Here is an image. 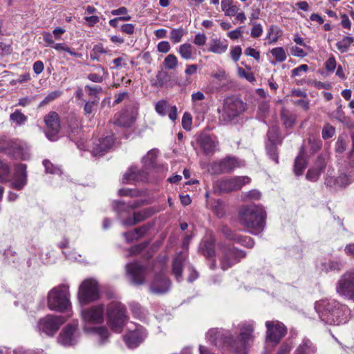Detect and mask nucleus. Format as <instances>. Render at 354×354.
Here are the masks:
<instances>
[{
  "instance_id": "obj_37",
  "label": "nucleus",
  "mask_w": 354,
  "mask_h": 354,
  "mask_svg": "<svg viewBox=\"0 0 354 354\" xmlns=\"http://www.w3.org/2000/svg\"><path fill=\"white\" fill-rule=\"evenodd\" d=\"M244 229L250 234L258 235L261 233L265 227V223H241Z\"/></svg>"
},
{
  "instance_id": "obj_17",
  "label": "nucleus",
  "mask_w": 354,
  "mask_h": 354,
  "mask_svg": "<svg viewBox=\"0 0 354 354\" xmlns=\"http://www.w3.org/2000/svg\"><path fill=\"white\" fill-rule=\"evenodd\" d=\"M268 142H266V149L270 158L276 163L278 162V156L277 153L276 146L281 142V136L279 133V129L277 127H271L267 134Z\"/></svg>"
},
{
  "instance_id": "obj_47",
  "label": "nucleus",
  "mask_w": 354,
  "mask_h": 354,
  "mask_svg": "<svg viewBox=\"0 0 354 354\" xmlns=\"http://www.w3.org/2000/svg\"><path fill=\"white\" fill-rule=\"evenodd\" d=\"M281 35L282 30L281 28L276 26H270L268 33L269 44L275 43Z\"/></svg>"
},
{
  "instance_id": "obj_9",
  "label": "nucleus",
  "mask_w": 354,
  "mask_h": 354,
  "mask_svg": "<svg viewBox=\"0 0 354 354\" xmlns=\"http://www.w3.org/2000/svg\"><path fill=\"white\" fill-rule=\"evenodd\" d=\"M218 257L223 270H226L245 257V252L225 244H219Z\"/></svg>"
},
{
  "instance_id": "obj_43",
  "label": "nucleus",
  "mask_w": 354,
  "mask_h": 354,
  "mask_svg": "<svg viewBox=\"0 0 354 354\" xmlns=\"http://www.w3.org/2000/svg\"><path fill=\"white\" fill-rule=\"evenodd\" d=\"M315 352V349L309 339H304L297 349V354H313Z\"/></svg>"
},
{
  "instance_id": "obj_10",
  "label": "nucleus",
  "mask_w": 354,
  "mask_h": 354,
  "mask_svg": "<svg viewBox=\"0 0 354 354\" xmlns=\"http://www.w3.org/2000/svg\"><path fill=\"white\" fill-rule=\"evenodd\" d=\"M336 291L341 297L354 301V272L342 275L337 283Z\"/></svg>"
},
{
  "instance_id": "obj_36",
  "label": "nucleus",
  "mask_w": 354,
  "mask_h": 354,
  "mask_svg": "<svg viewBox=\"0 0 354 354\" xmlns=\"http://www.w3.org/2000/svg\"><path fill=\"white\" fill-rule=\"evenodd\" d=\"M180 57L186 60L194 59V47L188 43L180 45L178 50Z\"/></svg>"
},
{
  "instance_id": "obj_35",
  "label": "nucleus",
  "mask_w": 354,
  "mask_h": 354,
  "mask_svg": "<svg viewBox=\"0 0 354 354\" xmlns=\"http://www.w3.org/2000/svg\"><path fill=\"white\" fill-rule=\"evenodd\" d=\"M221 6L222 11L227 17L235 16L239 10L236 6L233 5V0H221Z\"/></svg>"
},
{
  "instance_id": "obj_29",
  "label": "nucleus",
  "mask_w": 354,
  "mask_h": 354,
  "mask_svg": "<svg viewBox=\"0 0 354 354\" xmlns=\"http://www.w3.org/2000/svg\"><path fill=\"white\" fill-rule=\"evenodd\" d=\"M198 141L201 148L207 155L213 153L216 150L218 142L215 138L208 135H203L200 137Z\"/></svg>"
},
{
  "instance_id": "obj_33",
  "label": "nucleus",
  "mask_w": 354,
  "mask_h": 354,
  "mask_svg": "<svg viewBox=\"0 0 354 354\" xmlns=\"http://www.w3.org/2000/svg\"><path fill=\"white\" fill-rule=\"evenodd\" d=\"M148 229V227L145 225L142 227L135 228L133 230L124 232L123 236L125 237L127 242H130L134 239L140 238L147 232Z\"/></svg>"
},
{
  "instance_id": "obj_60",
  "label": "nucleus",
  "mask_w": 354,
  "mask_h": 354,
  "mask_svg": "<svg viewBox=\"0 0 354 354\" xmlns=\"http://www.w3.org/2000/svg\"><path fill=\"white\" fill-rule=\"evenodd\" d=\"M281 118L283 124L286 128H290L295 123V118L293 115H287L283 112L281 113Z\"/></svg>"
},
{
  "instance_id": "obj_18",
  "label": "nucleus",
  "mask_w": 354,
  "mask_h": 354,
  "mask_svg": "<svg viewBox=\"0 0 354 354\" xmlns=\"http://www.w3.org/2000/svg\"><path fill=\"white\" fill-rule=\"evenodd\" d=\"M27 166L25 164H17L15 166L13 177L10 180V187L17 189H22L27 184Z\"/></svg>"
},
{
  "instance_id": "obj_34",
  "label": "nucleus",
  "mask_w": 354,
  "mask_h": 354,
  "mask_svg": "<svg viewBox=\"0 0 354 354\" xmlns=\"http://www.w3.org/2000/svg\"><path fill=\"white\" fill-rule=\"evenodd\" d=\"M307 164L306 156L303 151H301L295 159L294 171L297 176H300L303 174Z\"/></svg>"
},
{
  "instance_id": "obj_14",
  "label": "nucleus",
  "mask_w": 354,
  "mask_h": 354,
  "mask_svg": "<svg viewBox=\"0 0 354 354\" xmlns=\"http://www.w3.org/2000/svg\"><path fill=\"white\" fill-rule=\"evenodd\" d=\"M3 140V139L0 140V151L7 150L8 153L12 154L15 158L28 160L30 158L28 147L26 144L10 141L8 147H5L1 143Z\"/></svg>"
},
{
  "instance_id": "obj_59",
  "label": "nucleus",
  "mask_w": 354,
  "mask_h": 354,
  "mask_svg": "<svg viewBox=\"0 0 354 354\" xmlns=\"http://www.w3.org/2000/svg\"><path fill=\"white\" fill-rule=\"evenodd\" d=\"M230 56L231 58L234 62H238L241 57V55L242 54V49L241 46H236L231 48L230 50Z\"/></svg>"
},
{
  "instance_id": "obj_50",
  "label": "nucleus",
  "mask_w": 354,
  "mask_h": 354,
  "mask_svg": "<svg viewBox=\"0 0 354 354\" xmlns=\"http://www.w3.org/2000/svg\"><path fill=\"white\" fill-rule=\"evenodd\" d=\"M163 65L166 69L173 70L178 65V59L174 55L169 54L165 58Z\"/></svg>"
},
{
  "instance_id": "obj_4",
  "label": "nucleus",
  "mask_w": 354,
  "mask_h": 354,
  "mask_svg": "<svg viewBox=\"0 0 354 354\" xmlns=\"http://www.w3.org/2000/svg\"><path fill=\"white\" fill-rule=\"evenodd\" d=\"M47 304L48 308L54 311L62 313L69 310L71 303L68 286L61 284L52 288L48 294Z\"/></svg>"
},
{
  "instance_id": "obj_13",
  "label": "nucleus",
  "mask_w": 354,
  "mask_h": 354,
  "mask_svg": "<svg viewBox=\"0 0 354 354\" xmlns=\"http://www.w3.org/2000/svg\"><path fill=\"white\" fill-rule=\"evenodd\" d=\"M127 275L131 283L135 286L143 285L146 281L147 268L138 262H133L126 266Z\"/></svg>"
},
{
  "instance_id": "obj_30",
  "label": "nucleus",
  "mask_w": 354,
  "mask_h": 354,
  "mask_svg": "<svg viewBox=\"0 0 354 354\" xmlns=\"http://www.w3.org/2000/svg\"><path fill=\"white\" fill-rule=\"evenodd\" d=\"M326 166V161L324 158L319 156L315 165L310 168L306 174V178L311 181H316Z\"/></svg>"
},
{
  "instance_id": "obj_31",
  "label": "nucleus",
  "mask_w": 354,
  "mask_h": 354,
  "mask_svg": "<svg viewBox=\"0 0 354 354\" xmlns=\"http://www.w3.org/2000/svg\"><path fill=\"white\" fill-rule=\"evenodd\" d=\"M228 46V41L226 39L213 38L209 41L208 51L221 55L227 51Z\"/></svg>"
},
{
  "instance_id": "obj_44",
  "label": "nucleus",
  "mask_w": 354,
  "mask_h": 354,
  "mask_svg": "<svg viewBox=\"0 0 354 354\" xmlns=\"http://www.w3.org/2000/svg\"><path fill=\"white\" fill-rule=\"evenodd\" d=\"M270 53L275 59V62H271V64L273 65L276 62H283L287 58L286 53L282 47H276L271 49Z\"/></svg>"
},
{
  "instance_id": "obj_6",
  "label": "nucleus",
  "mask_w": 354,
  "mask_h": 354,
  "mask_svg": "<svg viewBox=\"0 0 354 354\" xmlns=\"http://www.w3.org/2000/svg\"><path fill=\"white\" fill-rule=\"evenodd\" d=\"M245 110V104L235 97H228L224 100L221 109H218L220 120L225 123H229Z\"/></svg>"
},
{
  "instance_id": "obj_21",
  "label": "nucleus",
  "mask_w": 354,
  "mask_h": 354,
  "mask_svg": "<svg viewBox=\"0 0 354 354\" xmlns=\"http://www.w3.org/2000/svg\"><path fill=\"white\" fill-rule=\"evenodd\" d=\"M45 123L48 127L46 136L48 140L54 141L57 140V134L59 131V115L55 112H51L45 117Z\"/></svg>"
},
{
  "instance_id": "obj_58",
  "label": "nucleus",
  "mask_w": 354,
  "mask_h": 354,
  "mask_svg": "<svg viewBox=\"0 0 354 354\" xmlns=\"http://www.w3.org/2000/svg\"><path fill=\"white\" fill-rule=\"evenodd\" d=\"M207 36L204 33H197L194 38V44L198 46H204L207 42Z\"/></svg>"
},
{
  "instance_id": "obj_53",
  "label": "nucleus",
  "mask_w": 354,
  "mask_h": 354,
  "mask_svg": "<svg viewBox=\"0 0 354 354\" xmlns=\"http://www.w3.org/2000/svg\"><path fill=\"white\" fill-rule=\"evenodd\" d=\"M43 165L45 167L46 171L47 173L58 175L62 174L60 168L57 166L54 165L48 160H44L43 161Z\"/></svg>"
},
{
  "instance_id": "obj_52",
  "label": "nucleus",
  "mask_w": 354,
  "mask_h": 354,
  "mask_svg": "<svg viewBox=\"0 0 354 354\" xmlns=\"http://www.w3.org/2000/svg\"><path fill=\"white\" fill-rule=\"evenodd\" d=\"M169 108V104L166 100H160L156 104V111L161 116H165Z\"/></svg>"
},
{
  "instance_id": "obj_63",
  "label": "nucleus",
  "mask_w": 354,
  "mask_h": 354,
  "mask_svg": "<svg viewBox=\"0 0 354 354\" xmlns=\"http://www.w3.org/2000/svg\"><path fill=\"white\" fill-rule=\"evenodd\" d=\"M239 75L241 77L245 78L248 81L252 82L254 81L255 78L254 75L250 72H247L242 68H238Z\"/></svg>"
},
{
  "instance_id": "obj_57",
  "label": "nucleus",
  "mask_w": 354,
  "mask_h": 354,
  "mask_svg": "<svg viewBox=\"0 0 354 354\" xmlns=\"http://www.w3.org/2000/svg\"><path fill=\"white\" fill-rule=\"evenodd\" d=\"M192 124V118L189 113H185L182 118V126L185 130H190Z\"/></svg>"
},
{
  "instance_id": "obj_38",
  "label": "nucleus",
  "mask_w": 354,
  "mask_h": 354,
  "mask_svg": "<svg viewBox=\"0 0 354 354\" xmlns=\"http://www.w3.org/2000/svg\"><path fill=\"white\" fill-rule=\"evenodd\" d=\"M95 73H90L88 79L93 82L100 83L104 80V76L107 75L106 71L101 66L95 67Z\"/></svg>"
},
{
  "instance_id": "obj_22",
  "label": "nucleus",
  "mask_w": 354,
  "mask_h": 354,
  "mask_svg": "<svg viewBox=\"0 0 354 354\" xmlns=\"http://www.w3.org/2000/svg\"><path fill=\"white\" fill-rule=\"evenodd\" d=\"M250 178L248 176H236L221 180L219 187L224 192H231L240 189L243 185L250 183Z\"/></svg>"
},
{
  "instance_id": "obj_55",
  "label": "nucleus",
  "mask_w": 354,
  "mask_h": 354,
  "mask_svg": "<svg viewBox=\"0 0 354 354\" xmlns=\"http://www.w3.org/2000/svg\"><path fill=\"white\" fill-rule=\"evenodd\" d=\"M335 133V129L333 126L328 124H326L322 130V138L325 140L328 139L330 138H332L334 136Z\"/></svg>"
},
{
  "instance_id": "obj_64",
  "label": "nucleus",
  "mask_w": 354,
  "mask_h": 354,
  "mask_svg": "<svg viewBox=\"0 0 354 354\" xmlns=\"http://www.w3.org/2000/svg\"><path fill=\"white\" fill-rule=\"evenodd\" d=\"M157 49L160 53H166L171 49V46L167 41H162L158 43Z\"/></svg>"
},
{
  "instance_id": "obj_51",
  "label": "nucleus",
  "mask_w": 354,
  "mask_h": 354,
  "mask_svg": "<svg viewBox=\"0 0 354 354\" xmlns=\"http://www.w3.org/2000/svg\"><path fill=\"white\" fill-rule=\"evenodd\" d=\"M242 199L243 201H258L261 197V192L257 189H252L250 191L242 194Z\"/></svg>"
},
{
  "instance_id": "obj_12",
  "label": "nucleus",
  "mask_w": 354,
  "mask_h": 354,
  "mask_svg": "<svg viewBox=\"0 0 354 354\" xmlns=\"http://www.w3.org/2000/svg\"><path fill=\"white\" fill-rule=\"evenodd\" d=\"M79 337L77 323L69 324L63 328L58 336L57 341L61 345L69 347L75 345L79 340Z\"/></svg>"
},
{
  "instance_id": "obj_49",
  "label": "nucleus",
  "mask_w": 354,
  "mask_h": 354,
  "mask_svg": "<svg viewBox=\"0 0 354 354\" xmlns=\"http://www.w3.org/2000/svg\"><path fill=\"white\" fill-rule=\"evenodd\" d=\"M185 34V31L183 28H173L170 32L169 39L174 44H177L182 40Z\"/></svg>"
},
{
  "instance_id": "obj_25",
  "label": "nucleus",
  "mask_w": 354,
  "mask_h": 354,
  "mask_svg": "<svg viewBox=\"0 0 354 354\" xmlns=\"http://www.w3.org/2000/svg\"><path fill=\"white\" fill-rule=\"evenodd\" d=\"M187 264V254L185 252H180L173 259L172 274L177 281L182 279L183 268Z\"/></svg>"
},
{
  "instance_id": "obj_32",
  "label": "nucleus",
  "mask_w": 354,
  "mask_h": 354,
  "mask_svg": "<svg viewBox=\"0 0 354 354\" xmlns=\"http://www.w3.org/2000/svg\"><path fill=\"white\" fill-rule=\"evenodd\" d=\"M223 233L227 239L239 242L247 248H251L254 245V243L251 238L247 236L243 238L241 237L230 229L223 228Z\"/></svg>"
},
{
  "instance_id": "obj_40",
  "label": "nucleus",
  "mask_w": 354,
  "mask_h": 354,
  "mask_svg": "<svg viewBox=\"0 0 354 354\" xmlns=\"http://www.w3.org/2000/svg\"><path fill=\"white\" fill-rule=\"evenodd\" d=\"M156 210L153 207H147L133 212V221H142L149 218L155 213Z\"/></svg>"
},
{
  "instance_id": "obj_5",
  "label": "nucleus",
  "mask_w": 354,
  "mask_h": 354,
  "mask_svg": "<svg viewBox=\"0 0 354 354\" xmlns=\"http://www.w3.org/2000/svg\"><path fill=\"white\" fill-rule=\"evenodd\" d=\"M106 316L109 326L116 333L122 332L129 319L126 307L117 301H111L107 305Z\"/></svg>"
},
{
  "instance_id": "obj_26",
  "label": "nucleus",
  "mask_w": 354,
  "mask_h": 354,
  "mask_svg": "<svg viewBox=\"0 0 354 354\" xmlns=\"http://www.w3.org/2000/svg\"><path fill=\"white\" fill-rule=\"evenodd\" d=\"M145 201L136 200L128 203L115 201L113 203L112 207L115 212L119 214L129 213L131 210L145 204Z\"/></svg>"
},
{
  "instance_id": "obj_19",
  "label": "nucleus",
  "mask_w": 354,
  "mask_h": 354,
  "mask_svg": "<svg viewBox=\"0 0 354 354\" xmlns=\"http://www.w3.org/2000/svg\"><path fill=\"white\" fill-rule=\"evenodd\" d=\"M137 115L136 108L129 107L115 114L113 122L120 127H131L134 123Z\"/></svg>"
},
{
  "instance_id": "obj_16",
  "label": "nucleus",
  "mask_w": 354,
  "mask_h": 354,
  "mask_svg": "<svg viewBox=\"0 0 354 354\" xmlns=\"http://www.w3.org/2000/svg\"><path fill=\"white\" fill-rule=\"evenodd\" d=\"M171 281L166 277L165 272H160L155 275L150 283L149 291L154 295H162L167 292L170 289Z\"/></svg>"
},
{
  "instance_id": "obj_15",
  "label": "nucleus",
  "mask_w": 354,
  "mask_h": 354,
  "mask_svg": "<svg viewBox=\"0 0 354 354\" xmlns=\"http://www.w3.org/2000/svg\"><path fill=\"white\" fill-rule=\"evenodd\" d=\"M267 328V339L277 344L286 334V328L277 321H268L266 322Z\"/></svg>"
},
{
  "instance_id": "obj_23",
  "label": "nucleus",
  "mask_w": 354,
  "mask_h": 354,
  "mask_svg": "<svg viewBox=\"0 0 354 354\" xmlns=\"http://www.w3.org/2000/svg\"><path fill=\"white\" fill-rule=\"evenodd\" d=\"M200 249L203 254L208 259H212L209 267L211 269H215L216 267V261L214 259V239L212 234L207 236L201 243Z\"/></svg>"
},
{
  "instance_id": "obj_24",
  "label": "nucleus",
  "mask_w": 354,
  "mask_h": 354,
  "mask_svg": "<svg viewBox=\"0 0 354 354\" xmlns=\"http://www.w3.org/2000/svg\"><path fill=\"white\" fill-rule=\"evenodd\" d=\"M113 136H107L94 144L91 150L93 156H102L106 153L114 145Z\"/></svg>"
},
{
  "instance_id": "obj_48",
  "label": "nucleus",
  "mask_w": 354,
  "mask_h": 354,
  "mask_svg": "<svg viewBox=\"0 0 354 354\" xmlns=\"http://www.w3.org/2000/svg\"><path fill=\"white\" fill-rule=\"evenodd\" d=\"M204 99L205 95L201 91H198L192 94V106L196 112L201 113L202 111L199 109V106H201L199 102L203 100Z\"/></svg>"
},
{
  "instance_id": "obj_28",
  "label": "nucleus",
  "mask_w": 354,
  "mask_h": 354,
  "mask_svg": "<svg viewBox=\"0 0 354 354\" xmlns=\"http://www.w3.org/2000/svg\"><path fill=\"white\" fill-rule=\"evenodd\" d=\"M255 212H259L262 215V206L256 205H243L239 209L238 214L241 219L243 220H252V215Z\"/></svg>"
},
{
  "instance_id": "obj_1",
  "label": "nucleus",
  "mask_w": 354,
  "mask_h": 354,
  "mask_svg": "<svg viewBox=\"0 0 354 354\" xmlns=\"http://www.w3.org/2000/svg\"><path fill=\"white\" fill-rule=\"evenodd\" d=\"M239 326L240 333L237 340H234L232 337L225 335L222 330L217 328L210 329L206 337L216 346H219L221 341H223L233 348L236 354H245L254 339V322H245L241 323Z\"/></svg>"
},
{
  "instance_id": "obj_27",
  "label": "nucleus",
  "mask_w": 354,
  "mask_h": 354,
  "mask_svg": "<svg viewBox=\"0 0 354 354\" xmlns=\"http://www.w3.org/2000/svg\"><path fill=\"white\" fill-rule=\"evenodd\" d=\"M147 180V173L143 170H138L137 167H131L122 178L123 183H133L135 182H142Z\"/></svg>"
},
{
  "instance_id": "obj_62",
  "label": "nucleus",
  "mask_w": 354,
  "mask_h": 354,
  "mask_svg": "<svg viewBox=\"0 0 354 354\" xmlns=\"http://www.w3.org/2000/svg\"><path fill=\"white\" fill-rule=\"evenodd\" d=\"M263 32V28L260 24H255L253 25L251 30V36L254 38L259 37Z\"/></svg>"
},
{
  "instance_id": "obj_39",
  "label": "nucleus",
  "mask_w": 354,
  "mask_h": 354,
  "mask_svg": "<svg viewBox=\"0 0 354 354\" xmlns=\"http://www.w3.org/2000/svg\"><path fill=\"white\" fill-rule=\"evenodd\" d=\"M342 268V263L337 261H328L321 263L320 270L326 273L330 271H339Z\"/></svg>"
},
{
  "instance_id": "obj_8",
  "label": "nucleus",
  "mask_w": 354,
  "mask_h": 354,
  "mask_svg": "<svg viewBox=\"0 0 354 354\" xmlns=\"http://www.w3.org/2000/svg\"><path fill=\"white\" fill-rule=\"evenodd\" d=\"M65 322L63 316L48 315L38 320L35 329L41 336L53 337Z\"/></svg>"
},
{
  "instance_id": "obj_2",
  "label": "nucleus",
  "mask_w": 354,
  "mask_h": 354,
  "mask_svg": "<svg viewBox=\"0 0 354 354\" xmlns=\"http://www.w3.org/2000/svg\"><path fill=\"white\" fill-rule=\"evenodd\" d=\"M315 309L321 321L330 325L346 324L351 317L350 309L334 299L319 300L315 304Z\"/></svg>"
},
{
  "instance_id": "obj_56",
  "label": "nucleus",
  "mask_w": 354,
  "mask_h": 354,
  "mask_svg": "<svg viewBox=\"0 0 354 354\" xmlns=\"http://www.w3.org/2000/svg\"><path fill=\"white\" fill-rule=\"evenodd\" d=\"M333 170H328L325 179V184L330 187H337V178L333 176Z\"/></svg>"
},
{
  "instance_id": "obj_3",
  "label": "nucleus",
  "mask_w": 354,
  "mask_h": 354,
  "mask_svg": "<svg viewBox=\"0 0 354 354\" xmlns=\"http://www.w3.org/2000/svg\"><path fill=\"white\" fill-rule=\"evenodd\" d=\"M104 305L97 304L81 311V317L84 323V330L92 333L98 338V344L103 345L107 342L109 332L104 326L88 327L87 324H102L104 319Z\"/></svg>"
},
{
  "instance_id": "obj_54",
  "label": "nucleus",
  "mask_w": 354,
  "mask_h": 354,
  "mask_svg": "<svg viewBox=\"0 0 354 354\" xmlns=\"http://www.w3.org/2000/svg\"><path fill=\"white\" fill-rule=\"evenodd\" d=\"M118 194L120 196L136 197L141 196L142 194V192L137 189L124 188L120 189L118 191Z\"/></svg>"
},
{
  "instance_id": "obj_7",
  "label": "nucleus",
  "mask_w": 354,
  "mask_h": 354,
  "mask_svg": "<svg viewBox=\"0 0 354 354\" xmlns=\"http://www.w3.org/2000/svg\"><path fill=\"white\" fill-rule=\"evenodd\" d=\"M100 295L99 283L95 279H86L79 286L77 299L81 305H86L97 301Z\"/></svg>"
},
{
  "instance_id": "obj_46",
  "label": "nucleus",
  "mask_w": 354,
  "mask_h": 354,
  "mask_svg": "<svg viewBox=\"0 0 354 354\" xmlns=\"http://www.w3.org/2000/svg\"><path fill=\"white\" fill-rule=\"evenodd\" d=\"M10 177V168L8 163L0 160V181L8 182Z\"/></svg>"
},
{
  "instance_id": "obj_20",
  "label": "nucleus",
  "mask_w": 354,
  "mask_h": 354,
  "mask_svg": "<svg viewBox=\"0 0 354 354\" xmlns=\"http://www.w3.org/2000/svg\"><path fill=\"white\" fill-rule=\"evenodd\" d=\"M239 167V163L235 158H227L221 161L215 162L210 165L209 171L214 174L229 172L236 167Z\"/></svg>"
},
{
  "instance_id": "obj_61",
  "label": "nucleus",
  "mask_w": 354,
  "mask_h": 354,
  "mask_svg": "<svg viewBox=\"0 0 354 354\" xmlns=\"http://www.w3.org/2000/svg\"><path fill=\"white\" fill-rule=\"evenodd\" d=\"M351 183V180L346 175H341L337 178V187H344Z\"/></svg>"
},
{
  "instance_id": "obj_41",
  "label": "nucleus",
  "mask_w": 354,
  "mask_h": 354,
  "mask_svg": "<svg viewBox=\"0 0 354 354\" xmlns=\"http://www.w3.org/2000/svg\"><path fill=\"white\" fill-rule=\"evenodd\" d=\"M27 120V116L21 113L19 110H16L14 113L10 115V120L12 124H15L18 127L24 125Z\"/></svg>"
},
{
  "instance_id": "obj_11",
  "label": "nucleus",
  "mask_w": 354,
  "mask_h": 354,
  "mask_svg": "<svg viewBox=\"0 0 354 354\" xmlns=\"http://www.w3.org/2000/svg\"><path fill=\"white\" fill-rule=\"evenodd\" d=\"M128 333L124 336V341L129 348H136L144 341L147 337L145 329L140 325L131 323L128 326Z\"/></svg>"
},
{
  "instance_id": "obj_42",
  "label": "nucleus",
  "mask_w": 354,
  "mask_h": 354,
  "mask_svg": "<svg viewBox=\"0 0 354 354\" xmlns=\"http://www.w3.org/2000/svg\"><path fill=\"white\" fill-rule=\"evenodd\" d=\"M157 156L158 151L151 149L143 157L142 162L145 169H149L154 166Z\"/></svg>"
},
{
  "instance_id": "obj_45",
  "label": "nucleus",
  "mask_w": 354,
  "mask_h": 354,
  "mask_svg": "<svg viewBox=\"0 0 354 354\" xmlns=\"http://www.w3.org/2000/svg\"><path fill=\"white\" fill-rule=\"evenodd\" d=\"M354 41V37L350 36H345L342 38V40L339 41L336 44V46L338 50L342 53H346L348 50V48L351 44Z\"/></svg>"
}]
</instances>
